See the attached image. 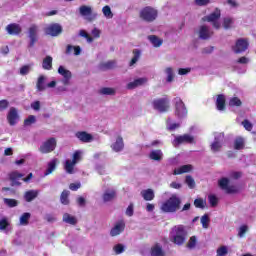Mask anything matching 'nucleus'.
<instances>
[{
  "label": "nucleus",
  "instance_id": "nucleus-1",
  "mask_svg": "<svg viewBox=\"0 0 256 256\" xmlns=\"http://www.w3.org/2000/svg\"><path fill=\"white\" fill-rule=\"evenodd\" d=\"M181 209V198L173 194L169 199L164 201L160 206L162 213H177Z\"/></svg>",
  "mask_w": 256,
  "mask_h": 256
},
{
  "label": "nucleus",
  "instance_id": "nucleus-2",
  "mask_svg": "<svg viewBox=\"0 0 256 256\" xmlns=\"http://www.w3.org/2000/svg\"><path fill=\"white\" fill-rule=\"evenodd\" d=\"M185 237H187V232L185 231V226L177 225L174 226L170 232V241L174 245H183L185 243Z\"/></svg>",
  "mask_w": 256,
  "mask_h": 256
},
{
  "label": "nucleus",
  "instance_id": "nucleus-3",
  "mask_svg": "<svg viewBox=\"0 0 256 256\" xmlns=\"http://www.w3.org/2000/svg\"><path fill=\"white\" fill-rule=\"evenodd\" d=\"M219 19H221V10L219 8H216L209 15H206L203 18V21H207V23H211L212 27L217 31H219V29H221V22L219 21Z\"/></svg>",
  "mask_w": 256,
  "mask_h": 256
},
{
  "label": "nucleus",
  "instance_id": "nucleus-4",
  "mask_svg": "<svg viewBox=\"0 0 256 256\" xmlns=\"http://www.w3.org/2000/svg\"><path fill=\"white\" fill-rule=\"evenodd\" d=\"M173 103L175 105V115L178 119H185L187 117V106L185 102L179 97L174 98Z\"/></svg>",
  "mask_w": 256,
  "mask_h": 256
},
{
  "label": "nucleus",
  "instance_id": "nucleus-5",
  "mask_svg": "<svg viewBox=\"0 0 256 256\" xmlns=\"http://www.w3.org/2000/svg\"><path fill=\"white\" fill-rule=\"evenodd\" d=\"M157 15V10L152 7H145L140 11V18L147 23H153L157 19Z\"/></svg>",
  "mask_w": 256,
  "mask_h": 256
},
{
  "label": "nucleus",
  "instance_id": "nucleus-6",
  "mask_svg": "<svg viewBox=\"0 0 256 256\" xmlns=\"http://www.w3.org/2000/svg\"><path fill=\"white\" fill-rule=\"evenodd\" d=\"M79 14L81 17L86 19V21H95L97 19V12H93V7L88 5H82L79 7Z\"/></svg>",
  "mask_w": 256,
  "mask_h": 256
},
{
  "label": "nucleus",
  "instance_id": "nucleus-7",
  "mask_svg": "<svg viewBox=\"0 0 256 256\" xmlns=\"http://www.w3.org/2000/svg\"><path fill=\"white\" fill-rule=\"evenodd\" d=\"M6 121L10 125V127H15L19 121H21V116L19 115V109L15 107H10L7 115H6Z\"/></svg>",
  "mask_w": 256,
  "mask_h": 256
},
{
  "label": "nucleus",
  "instance_id": "nucleus-8",
  "mask_svg": "<svg viewBox=\"0 0 256 256\" xmlns=\"http://www.w3.org/2000/svg\"><path fill=\"white\" fill-rule=\"evenodd\" d=\"M153 108L160 113L169 111V100L167 98H158L152 102Z\"/></svg>",
  "mask_w": 256,
  "mask_h": 256
},
{
  "label": "nucleus",
  "instance_id": "nucleus-9",
  "mask_svg": "<svg viewBox=\"0 0 256 256\" xmlns=\"http://www.w3.org/2000/svg\"><path fill=\"white\" fill-rule=\"evenodd\" d=\"M55 147H57V140L55 138H50L40 146L39 151L47 154L55 151Z\"/></svg>",
  "mask_w": 256,
  "mask_h": 256
},
{
  "label": "nucleus",
  "instance_id": "nucleus-10",
  "mask_svg": "<svg viewBox=\"0 0 256 256\" xmlns=\"http://www.w3.org/2000/svg\"><path fill=\"white\" fill-rule=\"evenodd\" d=\"M39 26L32 25L28 29V37L30 39L29 47H34L35 43L39 40Z\"/></svg>",
  "mask_w": 256,
  "mask_h": 256
},
{
  "label": "nucleus",
  "instance_id": "nucleus-11",
  "mask_svg": "<svg viewBox=\"0 0 256 256\" xmlns=\"http://www.w3.org/2000/svg\"><path fill=\"white\" fill-rule=\"evenodd\" d=\"M183 143H195V138L190 134L175 136L172 145H174V147H178V145H183Z\"/></svg>",
  "mask_w": 256,
  "mask_h": 256
},
{
  "label": "nucleus",
  "instance_id": "nucleus-12",
  "mask_svg": "<svg viewBox=\"0 0 256 256\" xmlns=\"http://www.w3.org/2000/svg\"><path fill=\"white\" fill-rule=\"evenodd\" d=\"M91 33H92V37L85 30L79 31L80 37H84V39H86L87 43H93V39H99L101 37V30H99L97 28H94Z\"/></svg>",
  "mask_w": 256,
  "mask_h": 256
},
{
  "label": "nucleus",
  "instance_id": "nucleus-13",
  "mask_svg": "<svg viewBox=\"0 0 256 256\" xmlns=\"http://www.w3.org/2000/svg\"><path fill=\"white\" fill-rule=\"evenodd\" d=\"M234 53H245L246 49H249V41L240 38L236 41L235 45L232 47Z\"/></svg>",
  "mask_w": 256,
  "mask_h": 256
},
{
  "label": "nucleus",
  "instance_id": "nucleus-14",
  "mask_svg": "<svg viewBox=\"0 0 256 256\" xmlns=\"http://www.w3.org/2000/svg\"><path fill=\"white\" fill-rule=\"evenodd\" d=\"M218 185L226 193H237V187L229 184V178L220 179Z\"/></svg>",
  "mask_w": 256,
  "mask_h": 256
},
{
  "label": "nucleus",
  "instance_id": "nucleus-15",
  "mask_svg": "<svg viewBox=\"0 0 256 256\" xmlns=\"http://www.w3.org/2000/svg\"><path fill=\"white\" fill-rule=\"evenodd\" d=\"M110 148L114 153H121L125 149V142L123 137L117 136L111 143Z\"/></svg>",
  "mask_w": 256,
  "mask_h": 256
},
{
  "label": "nucleus",
  "instance_id": "nucleus-16",
  "mask_svg": "<svg viewBox=\"0 0 256 256\" xmlns=\"http://www.w3.org/2000/svg\"><path fill=\"white\" fill-rule=\"evenodd\" d=\"M62 32L63 28L59 24H50L45 29L46 35H51V37H57L58 35H61Z\"/></svg>",
  "mask_w": 256,
  "mask_h": 256
},
{
  "label": "nucleus",
  "instance_id": "nucleus-17",
  "mask_svg": "<svg viewBox=\"0 0 256 256\" xmlns=\"http://www.w3.org/2000/svg\"><path fill=\"white\" fill-rule=\"evenodd\" d=\"M221 147H223V134L217 133L215 134L214 143L211 144V151L217 153L221 151Z\"/></svg>",
  "mask_w": 256,
  "mask_h": 256
},
{
  "label": "nucleus",
  "instance_id": "nucleus-18",
  "mask_svg": "<svg viewBox=\"0 0 256 256\" xmlns=\"http://www.w3.org/2000/svg\"><path fill=\"white\" fill-rule=\"evenodd\" d=\"M58 73L63 77L62 83L63 85H69V81H71V71H69L65 66H59Z\"/></svg>",
  "mask_w": 256,
  "mask_h": 256
},
{
  "label": "nucleus",
  "instance_id": "nucleus-19",
  "mask_svg": "<svg viewBox=\"0 0 256 256\" xmlns=\"http://www.w3.org/2000/svg\"><path fill=\"white\" fill-rule=\"evenodd\" d=\"M247 63H249V58L247 57H241L240 59H238L234 65V70L237 71V73L243 74L247 71V68H245V66H242L240 68L239 65H247Z\"/></svg>",
  "mask_w": 256,
  "mask_h": 256
},
{
  "label": "nucleus",
  "instance_id": "nucleus-20",
  "mask_svg": "<svg viewBox=\"0 0 256 256\" xmlns=\"http://www.w3.org/2000/svg\"><path fill=\"white\" fill-rule=\"evenodd\" d=\"M147 81H149L147 77L137 78L134 81L129 82L126 87L130 90L137 89V87H143V85H145Z\"/></svg>",
  "mask_w": 256,
  "mask_h": 256
},
{
  "label": "nucleus",
  "instance_id": "nucleus-21",
  "mask_svg": "<svg viewBox=\"0 0 256 256\" xmlns=\"http://www.w3.org/2000/svg\"><path fill=\"white\" fill-rule=\"evenodd\" d=\"M125 231V222L120 221L117 222L114 227L110 230L111 237H117V235H121Z\"/></svg>",
  "mask_w": 256,
  "mask_h": 256
},
{
  "label": "nucleus",
  "instance_id": "nucleus-22",
  "mask_svg": "<svg viewBox=\"0 0 256 256\" xmlns=\"http://www.w3.org/2000/svg\"><path fill=\"white\" fill-rule=\"evenodd\" d=\"M199 37L203 40L211 39L213 37V30L208 26L202 25L199 29Z\"/></svg>",
  "mask_w": 256,
  "mask_h": 256
},
{
  "label": "nucleus",
  "instance_id": "nucleus-23",
  "mask_svg": "<svg viewBox=\"0 0 256 256\" xmlns=\"http://www.w3.org/2000/svg\"><path fill=\"white\" fill-rule=\"evenodd\" d=\"M47 76L40 75L36 81V89L39 93L45 91L47 89Z\"/></svg>",
  "mask_w": 256,
  "mask_h": 256
},
{
  "label": "nucleus",
  "instance_id": "nucleus-24",
  "mask_svg": "<svg viewBox=\"0 0 256 256\" xmlns=\"http://www.w3.org/2000/svg\"><path fill=\"white\" fill-rule=\"evenodd\" d=\"M98 67L101 71H109V69H115V67H117V60L101 62Z\"/></svg>",
  "mask_w": 256,
  "mask_h": 256
},
{
  "label": "nucleus",
  "instance_id": "nucleus-25",
  "mask_svg": "<svg viewBox=\"0 0 256 256\" xmlns=\"http://www.w3.org/2000/svg\"><path fill=\"white\" fill-rule=\"evenodd\" d=\"M76 137L77 139H79V141H82L83 143H91V141H93V135L87 132H77Z\"/></svg>",
  "mask_w": 256,
  "mask_h": 256
},
{
  "label": "nucleus",
  "instance_id": "nucleus-26",
  "mask_svg": "<svg viewBox=\"0 0 256 256\" xmlns=\"http://www.w3.org/2000/svg\"><path fill=\"white\" fill-rule=\"evenodd\" d=\"M9 177L12 181V185H21L19 180L22 179V177H25V174H22L19 171H13L10 173Z\"/></svg>",
  "mask_w": 256,
  "mask_h": 256
},
{
  "label": "nucleus",
  "instance_id": "nucleus-27",
  "mask_svg": "<svg viewBox=\"0 0 256 256\" xmlns=\"http://www.w3.org/2000/svg\"><path fill=\"white\" fill-rule=\"evenodd\" d=\"M6 31L9 35H19V33H21V26L16 23L9 24L6 26Z\"/></svg>",
  "mask_w": 256,
  "mask_h": 256
},
{
  "label": "nucleus",
  "instance_id": "nucleus-28",
  "mask_svg": "<svg viewBox=\"0 0 256 256\" xmlns=\"http://www.w3.org/2000/svg\"><path fill=\"white\" fill-rule=\"evenodd\" d=\"M141 195L144 201H153L155 199V191H153L151 188L142 190Z\"/></svg>",
  "mask_w": 256,
  "mask_h": 256
},
{
  "label": "nucleus",
  "instance_id": "nucleus-29",
  "mask_svg": "<svg viewBox=\"0 0 256 256\" xmlns=\"http://www.w3.org/2000/svg\"><path fill=\"white\" fill-rule=\"evenodd\" d=\"M39 196L38 190H29L24 193V199L27 201V203H31V201H34V199H37Z\"/></svg>",
  "mask_w": 256,
  "mask_h": 256
},
{
  "label": "nucleus",
  "instance_id": "nucleus-30",
  "mask_svg": "<svg viewBox=\"0 0 256 256\" xmlns=\"http://www.w3.org/2000/svg\"><path fill=\"white\" fill-rule=\"evenodd\" d=\"M59 163V160L57 158L52 159L47 166V169L44 173V177H47V175H51L55 169H57V164Z\"/></svg>",
  "mask_w": 256,
  "mask_h": 256
},
{
  "label": "nucleus",
  "instance_id": "nucleus-31",
  "mask_svg": "<svg viewBox=\"0 0 256 256\" xmlns=\"http://www.w3.org/2000/svg\"><path fill=\"white\" fill-rule=\"evenodd\" d=\"M149 253H150V256H165L163 247H161V245L159 244H155L154 246H152Z\"/></svg>",
  "mask_w": 256,
  "mask_h": 256
},
{
  "label": "nucleus",
  "instance_id": "nucleus-32",
  "mask_svg": "<svg viewBox=\"0 0 256 256\" xmlns=\"http://www.w3.org/2000/svg\"><path fill=\"white\" fill-rule=\"evenodd\" d=\"M193 171L192 165H183L174 169V175H183V173H189Z\"/></svg>",
  "mask_w": 256,
  "mask_h": 256
},
{
  "label": "nucleus",
  "instance_id": "nucleus-33",
  "mask_svg": "<svg viewBox=\"0 0 256 256\" xmlns=\"http://www.w3.org/2000/svg\"><path fill=\"white\" fill-rule=\"evenodd\" d=\"M117 193L115 192V189H108L103 194V201L105 203H109V201H113L115 199V196Z\"/></svg>",
  "mask_w": 256,
  "mask_h": 256
},
{
  "label": "nucleus",
  "instance_id": "nucleus-34",
  "mask_svg": "<svg viewBox=\"0 0 256 256\" xmlns=\"http://www.w3.org/2000/svg\"><path fill=\"white\" fill-rule=\"evenodd\" d=\"M42 69L45 71H51L53 69V57L46 56L42 62Z\"/></svg>",
  "mask_w": 256,
  "mask_h": 256
},
{
  "label": "nucleus",
  "instance_id": "nucleus-35",
  "mask_svg": "<svg viewBox=\"0 0 256 256\" xmlns=\"http://www.w3.org/2000/svg\"><path fill=\"white\" fill-rule=\"evenodd\" d=\"M77 164L75 162H73L72 160L68 159L65 161L64 164V169L66 171V173H68L69 175H73V173H75V166Z\"/></svg>",
  "mask_w": 256,
  "mask_h": 256
},
{
  "label": "nucleus",
  "instance_id": "nucleus-36",
  "mask_svg": "<svg viewBox=\"0 0 256 256\" xmlns=\"http://www.w3.org/2000/svg\"><path fill=\"white\" fill-rule=\"evenodd\" d=\"M149 158L152 161H162L163 160V151H161V150H152L149 153Z\"/></svg>",
  "mask_w": 256,
  "mask_h": 256
},
{
  "label": "nucleus",
  "instance_id": "nucleus-37",
  "mask_svg": "<svg viewBox=\"0 0 256 256\" xmlns=\"http://www.w3.org/2000/svg\"><path fill=\"white\" fill-rule=\"evenodd\" d=\"M148 41H150L151 45H153V47L156 48L161 47V45H163V38H159L155 35L148 36Z\"/></svg>",
  "mask_w": 256,
  "mask_h": 256
},
{
  "label": "nucleus",
  "instance_id": "nucleus-38",
  "mask_svg": "<svg viewBox=\"0 0 256 256\" xmlns=\"http://www.w3.org/2000/svg\"><path fill=\"white\" fill-rule=\"evenodd\" d=\"M164 73L166 75L167 83H173V81H175V72H174L173 68H171V67L165 68Z\"/></svg>",
  "mask_w": 256,
  "mask_h": 256
},
{
  "label": "nucleus",
  "instance_id": "nucleus-39",
  "mask_svg": "<svg viewBox=\"0 0 256 256\" xmlns=\"http://www.w3.org/2000/svg\"><path fill=\"white\" fill-rule=\"evenodd\" d=\"M216 107L218 111H225V96L223 94L218 95L216 99Z\"/></svg>",
  "mask_w": 256,
  "mask_h": 256
},
{
  "label": "nucleus",
  "instance_id": "nucleus-40",
  "mask_svg": "<svg viewBox=\"0 0 256 256\" xmlns=\"http://www.w3.org/2000/svg\"><path fill=\"white\" fill-rule=\"evenodd\" d=\"M30 219H31V213L25 212V213H23V214L20 216L19 224H20L22 227H25V226L29 225V220H30Z\"/></svg>",
  "mask_w": 256,
  "mask_h": 256
},
{
  "label": "nucleus",
  "instance_id": "nucleus-41",
  "mask_svg": "<svg viewBox=\"0 0 256 256\" xmlns=\"http://www.w3.org/2000/svg\"><path fill=\"white\" fill-rule=\"evenodd\" d=\"M63 221H64V223H67L68 225H77V218H75V216H73L69 213H65L63 215Z\"/></svg>",
  "mask_w": 256,
  "mask_h": 256
},
{
  "label": "nucleus",
  "instance_id": "nucleus-42",
  "mask_svg": "<svg viewBox=\"0 0 256 256\" xmlns=\"http://www.w3.org/2000/svg\"><path fill=\"white\" fill-rule=\"evenodd\" d=\"M9 225V219L2 218L0 220V231H2L3 233H9Z\"/></svg>",
  "mask_w": 256,
  "mask_h": 256
},
{
  "label": "nucleus",
  "instance_id": "nucleus-43",
  "mask_svg": "<svg viewBox=\"0 0 256 256\" xmlns=\"http://www.w3.org/2000/svg\"><path fill=\"white\" fill-rule=\"evenodd\" d=\"M140 58H141V50L139 49L133 50V57L129 63V66L133 67V65H135V63H137V61H139Z\"/></svg>",
  "mask_w": 256,
  "mask_h": 256
},
{
  "label": "nucleus",
  "instance_id": "nucleus-44",
  "mask_svg": "<svg viewBox=\"0 0 256 256\" xmlns=\"http://www.w3.org/2000/svg\"><path fill=\"white\" fill-rule=\"evenodd\" d=\"M229 255V247L226 245H222L217 248L216 256H227Z\"/></svg>",
  "mask_w": 256,
  "mask_h": 256
},
{
  "label": "nucleus",
  "instance_id": "nucleus-45",
  "mask_svg": "<svg viewBox=\"0 0 256 256\" xmlns=\"http://www.w3.org/2000/svg\"><path fill=\"white\" fill-rule=\"evenodd\" d=\"M245 147V139L238 137L234 141V149L237 151L243 149Z\"/></svg>",
  "mask_w": 256,
  "mask_h": 256
},
{
  "label": "nucleus",
  "instance_id": "nucleus-46",
  "mask_svg": "<svg viewBox=\"0 0 256 256\" xmlns=\"http://www.w3.org/2000/svg\"><path fill=\"white\" fill-rule=\"evenodd\" d=\"M179 127H181V123L173 122L171 119L167 120L168 131H176V129H179Z\"/></svg>",
  "mask_w": 256,
  "mask_h": 256
},
{
  "label": "nucleus",
  "instance_id": "nucleus-47",
  "mask_svg": "<svg viewBox=\"0 0 256 256\" xmlns=\"http://www.w3.org/2000/svg\"><path fill=\"white\" fill-rule=\"evenodd\" d=\"M83 159V150H76L72 155V162L79 163Z\"/></svg>",
  "mask_w": 256,
  "mask_h": 256
},
{
  "label": "nucleus",
  "instance_id": "nucleus-48",
  "mask_svg": "<svg viewBox=\"0 0 256 256\" xmlns=\"http://www.w3.org/2000/svg\"><path fill=\"white\" fill-rule=\"evenodd\" d=\"M102 13L106 19H113V11H111V7L106 5L102 8Z\"/></svg>",
  "mask_w": 256,
  "mask_h": 256
},
{
  "label": "nucleus",
  "instance_id": "nucleus-49",
  "mask_svg": "<svg viewBox=\"0 0 256 256\" xmlns=\"http://www.w3.org/2000/svg\"><path fill=\"white\" fill-rule=\"evenodd\" d=\"M66 52L67 53H73L74 52V55H81V47L68 45L67 49H66Z\"/></svg>",
  "mask_w": 256,
  "mask_h": 256
},
{
  "label": "nucleus",
  "instance_id": "nucleus-50",
  "mask_svg": "<svg viewBox=\"0 0 256 256\" xmlns=\"http://www.w3.org/2000/svg\"><path fill=\"white\" fill-rule=\"evenodd\" d=\"M60 201L62 205H69V191L64 190L60 196Z\"/></svg>",
  "mask_w": 256,
  "mask_h": 256
},
{
  "label": "nucleus",
  "instance_id": "nucleus-51",
  "mask_svg": "<svg viewBox=\"0 0 256 256\" xmlns=\"http://www.w3.org/2000/svg\"><path fill=\"white\" fill-rule=\"evenodd\" d=\"M100 95H115V90L110 87H103L99 90Z\"/></svg>",
  "mask_w": 256,
  "mask_h": 256
},
{
  "label": "nucleus",
  "instance_id": "nucleus-52",
  "mask_svg": "<svg viewBox=\"0 0 256 256\" xmlns=\"http://www.w3.org/2000/svg\"><path fill=\"white\" fill-rule=\"evenodd\" d=\"M223 27L224 29H231L233 27V18L225 17L223 19Z\"/></svg>",
  "mask_w": 256,
  "mask_h": 256
},
{
  "label": "nucleus",
  "instance_id": "nucleus-53",
  "mask_svg": "<svg viewBox=\"0 0 256 256\" xmlns=\"http://www.w3.org/2000/svg\"><path fill=\"white\" fill-rule=\"evenodd\" d=\"M36 121L37 118L33 115H30L24 120V127H30V125H33L34 123H36Z\"/></svg>",
  "mask_w": 256,
  "mask_h": 256
},
{
  "label": "nucleus",
  "instance_id": "nucleus-54",
  "mask_svg": "<svg viewBox=\"0 0 256 256\" xmlns=\"http://www.w3.org/2000/svg\"><path fill=\"white\" fill-rule=\"evenodd\" d=\"M201 225L203 227V229H209V215L205 214L201 217Z\"/></svg>",
  "mask_w": 256,
  "mask_h": 256
},
{
  "label": "nucleus",
  "instance_id": "nucleus-55",
  "mask_svg": "<svg viewBox=\"0 0 256 256\" xmlns=\"http://www.w3.org/2000/svg\"><path fill=\"white\" fill-rule=\"evenodd\" d=\"M32 67H33V64L22 66L20 68V75H29Z\"/></svg>",
  "mask_w": 256,
  "mask_h": 256
},
{
  "label": "nucleus",
  "instance_id": "nucleus-56",
  "mask_svg": "<svg viewBox=\"0 0 256 256\" xmlns=\"http://www.w3.org/2000/svg\"><path fill=\"white\" fill-rule=\"evenodd\" d=\"M185 183L189 189H195V179H193L191 176H186Z\"/></svg>",
  "mask_w": 256,
  "mask_h": 256
},
{
  "label": "nucleus",
  "instance_id": "nucleus-57",
  "mask_svg": "<svg viewBox=\"0 0 256 256\" xmlns=\"http://www.w3.org/2000/svg\"><path fill=\"white\" fill-rule=\"evenodd\" d=\"M4 203L8 207H17V205H19V202H17V200L9 198H4Z\"/></svg>",
  "mask_w": 256,
  "mask_h": 256
},
{
  "label": "nucleus",
  "instance_id": "nucleus-58",
  "mask_svg": "<svg viewBox=\"0 0 256 256\" xmlns=\"http://www.w3.org/2000/svg\"><path fill=\"white\" fill-rule=\"evenodd\" d=\"M229 105L230 107H241V100L237 97L231 98Z\"/></svg>",
  "mask_w": 256,
  "mask_h": 256
},
{
  "label": "nucleus",
  "instance_id": "nucleus-59",
  "mask_svg": "<svg viewBox=\"0 0 256 256\" xmlns=\"http://www.w3.org/2000/svg\"><path fill=\"white\" fill-rule=\"evenodd\" d=\"M247 231H249V227L247 225L240 226L238 230V236L245 237V233H247Z\"/></svg>",
  "mask_w": 256,
  "mask_h": 256
},
{
  "label": "nucleus",
  "instance_id": "nucleus-60",
  "mask_svg": "<svg viewBox=\"0 0 256 256\" xmlns=\"http://www.w3.org/2000/svg\"><path fill=\"white\" fill-rule=\"evenodd\" d=\"M196 245H197V238L195 236H192L187 243V247L188 249H194Z\"/></svg>",
  "mask_w": 256,
  "mask_h": 256
},
{
  "label": "nucleus",
  "instance_id": "nucleus-61",
  "mask_svg": "<svg viewBox=\"0 0 256 256\" xmlns=\"http://www.w3.org/2000/svg\"><path fill=\"white\" fill-rule=\"evenodd\" d=\"M195 5L198 7H206L211 3V0H194Z\"/></svg>",
  "mask_w": 256,
  "mask_h": 256
},
{
  "label": "nucleus",
  "instance_id": "nucleus-62",
  "mask_svg": "<svg viewBox=\"0 0 256 256\" xmlns=\"http://www.w3.org/2000/svg\"><path fill=\"white\" fill-rule=\"evenodd\" d=\"M113 251L116 253V255H121V253L125 251V248L122 244H117L113 247Z\"/></svg>",
  "mask_w": 256,
  "mask_h": 256
},
{
  "label": "nucleus",
  "instance_id": "nucleus-63",
  "mask_svg": "<svg viewBox=\"0 0 256 256\" xmlns=\"http://www.w3.org/2000/svg\"><path fill=\"white\" fill-rule=\"evenodd\" d=\"M208 201H209V203L212 207H215V206H217V203H218L219 200L216 198L215 195H209L208 196Z\"/></svg>",
  "mask_w": 256,
  "mask_h": 256
},
{
  "label": "nucleus",
  "instance_id": "nucleus-64",
  "mask_svg": "<svg viewBox=\"0 0 256 256\" xmlns=\"http://www.w3.org/2000/svg\"><path fill=\"white\" fill-rule=\"evenodd\" d=\"M194 205L195 207H197L198 209H203L205 207V201H203V199L199 198V199H196L194 201Z\"/></svg>",
  "mask_w": 256,
  "mask_h": 256
}]
</instances>
